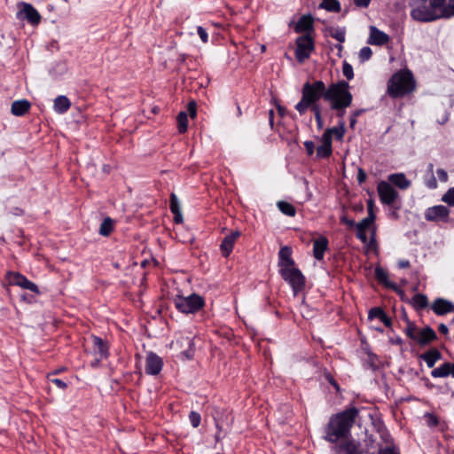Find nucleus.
<instances>
[{
	"label": "nucleus",
	"instance_id": "58836bf2",
	"mask_svg": "<svg viewBox=\"0 0 454 454\" xmlns=\"http://www.w3.org/2000/svg\"><path fill=\"white\" fill-rule=\"evenodd\" d=\"M333 153V147L332 145H320L317 148V157L319 159H325L332 155Z\"/></svg>",
	"mask_w": 454,
	"mask_h": 454
},
{
	"label": "nucleus",
	"instance_id": "5701e85b",
	"mask_svg": "<svg viewBox=\"0 0 454 454\" xmlns=\"http://www.w3.org/2000/svg\"><path fill=\"white\" fill-rule=\"evenodd\" d=\"M375 278L382 285H384L386 287L392 289L394 291L403 293L395 283L390 281L388 279L387 272L381 267L378 266L375 268L374 270Z\"/></svg>",
	"mask_w": 454,
	"mask_h": 454
},
{
	"label": "nucleus",
	"instance_id": "e2e57ef3",
	"mask_svg": "<svg viewBox=\"0 0 454 454\" xmlns=\"http://www.w3.org/2000/svg\"><path fill=\"white\" fill-rule=\"evenodd\" d=\"M188 112L191 115V117H195L196 116V104L195 102H190L188 104Z\"/></svg>",
	"mask_w": 454,
	"mask_h": 454
},
{
	"label": "nucleus",
	"instance_id": "f704fd0d",
	"mask_svg": "<svg viewBox=\"0 0 454 454\" xmlns=\"http://www.w3.org/2000/svg\"><path fill=\"white\" fill-rule=\"evenodd\" d=\"M411 304L413 307L419 310L423 309L427 307L428 305V300L427 297L425 294H415L411 299Z\"/></svg>",
	"mask_w": 454,
	"mask_h": 454
},
{
	"label": "nucleus",
	"instance_id": "f8f14e48",
	"mask_svg": "<svg viewBox=\"0 0 454 454\" xmlns=\"http://www.w3.org/2000/svg\"><path fill=\"white\" fill-rule=\"evenodd\" d=\"M163 367V361L157 354L150 351L145 358V373L148 375H158Z\"/></svg>",
	"mask_w": 454,
	"mask_h": 454
},
{
	"label": "nucleus",
	"instance_id": "473e14b6",
	"mask_svg": "<svg viewBox=\"0 0 454 454\" xmlns=\"http://www.w3.org/2000/svg\"><path fill=\"white\" fill-rule=\"evenodd\" d=\"M447 0H428V2L431 4L432 9H434L441 19H447L445 17L446 11H447Z\"/></svg>",
	"mask_w": 454,
	"mask_h": 454
},
{
	"label": "nucleus",
	"instance_id": "5fc2aeb1",
	"mask_svg": "<svg viewBox=\"0 0 454 454\" xmlns=\"http://www.w3.org/2000/svg\"><path fill=\"white\" fill-rule=\"evenodd\" d=\"M380 436L385 443H388L392 441L391 435L388 433L387 429L383 428L382 427H381V431H380Z\"/></svg>",
	"mask_w": 454,
	"mask_h": 454
},
{
	"label": "nucleus",
	"instance_id": "13d9d810",
	"mask_svg": "<svg viewBox=\"0 0 454 454\" xmlns=\"http://www.w3.org/2000/svg\"><path fill=\"white\" fill-rule=\"evenodd\" d=\"M366 176H366L365 171L362 168H359L358 171H357V176H356L358 184H362L363 183H364L366 180Z\"/></svg>",
	"mask_w": 454,
	"mask_h": 454
},
{
	"label": "nucleus",
	"instance_id": "39448f33",
	"mask_svg": "<svg viewBox=\"0 0 454 454\" xmlns=\"http://www.w3.org/2000/svg\"><path fill=\"white\" fill-rule=\"evenodd\" d=\"M176 309L184 314H195L205 306V300L197 294L188 296L178 295L174 300Z\"/></svg>",
	"mask_w": 454,
	"mask_h": 454
},
{
	"label": "nucleus",
	"instance_id": "4d7b16f0",
	"mask_svg": "<svg viewBox=\"0 0 454 454\" xmlns=\"http://www.w3.org/2000/svg\"><path fill=\"white\" fill-rule=\"evenodd\" d=\"M436 174L441 182L446 183L448 181V174L443 168H438Z\"/></svg>",
	"mask_w": 454,
	"mask_h": 454
},
{
	"label": "nucleus",
	"instance_id": "7c9ffc66",
	"mask_svg": "<svg viewBox=\"0 0 454 454\" xmlns=\"http://www.w3.org/2000/svg\"><path fill=\"white\" fill-rule=\"evenodd\" d=\"M451 363H449V362H446V363H443L442 365H440L439 367L434 369L432 372H431V376L433 378H445V377H448L450 376V372H451L450 371V369H451Z\"/></svg>",
	"mask_w": 454,
	"mask_h": 454
},
{
	"label": "nucleus",
	"instance_id": "338daca9",
	"mask_svg": "<svg viewBox=\"0 0 454 454\" xmlns=\"http://www.w3.org/2000/svg\"><path fill=\"white\" fill-rule=\"evenodd\" d=\"M173 215H174V222L176 223H181L183 222V215H182L181 211H179L177 213H173Z\"/></svg>",
	"mask_w": 454,
	"mask_h": 454
},
{
	"label": "nucleus",
	"instance_id": "864d4df0",
	"mask_svg": "<svg viewBox=\"0 0 454 454\" xmlns=\"http://www.w3.org/2000/svg\"><path fill=\"white\" fill-rule=\"evenodd\" d=\"M454 16V0H448L445 17L450 19Z\"/></svg>",
	"mask_w": 454,
	"mask_h": 454
},
{
	"label": "nucleus",
	"instance_id": "c85d7f7f",
	"mask_svg": "<svg viewBox=\"0 0 454 454\" xmlns=\"http://www.w3.org/2000/svg\"><path fill=\"white\" fill-rule=\"evenodd\" d=\"M419 358L424 360L429 368H433L435 363L442 358V354L437 348H433L421 354Z\"/></svg>",
	"mask_w": 454,
	"mask_h": 454
},
{
	"label": "nucleus",
	"instance_id": "680f3d73",
	"mask_svg": "<svg viewBox=\"0 0 454 454\" xmlns=\"http://www.w3.org/2000/svg\"><path fill=\"white\" fill-rule=\"evenodd\" d=\"M372 216V222L375 221V218H376V215L373 212V202L372 200H369L368 201V216L367 217H371Z\"/></svg>",
	"mask_w": 454,
	"mask_h": 454
},
{
	"label": "nucleus",
	"instance_id": "0eeeda50",
	"mask_svg": "<svg viewBox=\"0 0 454 454\" xmlns=\"http://www.w3.org/2000/svg\"><path fill=\"white\" fill-rule=\"evenodd\" d=\"M279 274L282 278L290 285L294 295H297L298 293L304 288L306 279L298 268L292 266L279 269Z\"/></svg>",
	"mask_w": 454,
	"mask_h": 454
},
{
	"label": "nucleus",
	"instance_id": "ea45409f",
	"mask_svg": "<svg viewBox=\"0 0 454 454\" xmlns=\"http://www.w3.org/2000/svg\"><path fill=\"white\" fill-rule=\"evenodd\" d=\"M311 112L314 114L317 129H321L324 127L321 106H315V107L311 109Z\"/></svg>",
	"mask_w": 454,
	"mask_h": 454
},
{
	"label": "nucleus",
	"instance_id": "3c124183",
	"mask_svg": "<svg viewBox=\"0 0 454 454\" xmlns=\"http://www.w3.org/2000/svg\"><path fill=\"white\" fill-rule=\"evenodd\" d=\"M197 33H198L200 38L201 39V41L204 43H207V41H208V35H207V32L206 31V29L203 27H201V26L197 27Z\"/></svg>",
	"mask_w": 454,
	"mask_h": 454
},
{
	"label": "nucleus",
	"instance_id": "bf43d9fd",
	"mask_svg": "<svg viewBox=\"0 0 454 454\" xmlns=\"http://www.w3.org/2000/svg\"><path fill=\"white\" fill-rule=\"evenodd\" d=\"M9 213L15 216H21L24 215V210L20 207H14L10 209Z\"/></svg>",
	"mask_w": 454,
	"mask_h": 454
},
{
	"label": "nucleus",
	"instance_id": "4be33fe9",
	"mask_svg": "<svg viewBox=\"0 0 454 454\" xmlns=\"http://www.w3.org/2000/svg\"><path fill=\"white\" fill-rule=\"evenodd\" d=\"M278 266L279 269L289 268L294 266V261L292 258L291 247L285 246L278 251Z\"/></svg>",
	"mask_w": 454,
	"mask_h": 454
},
{
	"label": "nucleus",
	"instance_id": "f257e3e1",
	"mask_svg": "<svg viewBox=\"0 0 454 454\" xmlns=\"http://www.w3.org/2000/svg\"><path fill=\"white\" fill-rule=\"evenodd\" d=\"M340 86H344L342 81L331 83L328 87L321 80L306 82L301 89V98L294 108L302 115L309 108L311 110L315 106H320L318 102L321 98L328 102L334 99Z\"/></svg>",
	"mask_w": 454,
	"mask_h": 454
},
{
	"label": "nucleus",
	"instance_id": "cd10ccee",
	"mask_svg": "<svg viewBox=\"0 0 454 454\" xmlns=\"http://www.w3.org/2000/svg\"><path fill=\"white\" fill-rule=\"evenodd\" d=\"M31 107V104L27 99L16 100L12 104L11 113L15 116H23Z\"/></svg>",
	"mask_w": 454,
	"mask_h": 454
},
{
	"label": "nucleus",
	"instance_id": "49530a36",
	"mask_svg": "<svg viewBox=\"0 0 454 454\" xmlns=\"http://www.w3.org/2000/svg\"><path fill=\"white\" fill-rule=\"evenodd\" d=\"M169 207L172 213H177L181 211L179 200L175 193H171L170 195Z\"/></svg>",
	"mask_w": 454,
	"mask_h": 454
},
{
	"label": "nucleus",
	"instance_id": "9d476101",
	"mask_svg": "<svg viewBox=\"0 0 454 454\" xmlns=\"http://www.w3.org/2000/svg\"><path fill=\"white\" fill-rule=\"evenodd\" d=\"M424 216L428 222L448 223L450 219V209L443 205H436L427 207Z\"/></svg>",
	"mask_w": 454,
	"mask_h": 454
},
{
	"label": "nucleus",
	"instance_id": "79ce46f5",
	"mask_svg": "<svg viewBox=\"0 0 454 454\" xmlns=\"http://www.w3.org/2000/svg\"><path fill=\"white\" fill-rule=\"evenodd\" d=\"M418 329L416 327V325L410 322L409 320L407 321V326L404 330V333L405 334L407 335V337H409L410 339L415 340L416 339V336L418 335Z\"/></svg>",
	"mask_w": 454,
	"mask_h": 454
},
{
	"label": "nucleus",
	"instance_id": "4468645a",
	"mask_svg": "<svg viewBox=\"0 0 454 454\" xmlns=\"http://www.w3.org/2000/svg\"><path fill=\"white\" fill-rule=\"evenodd\" d=\"M338 454H364V450L359 442L348 440L336 446Z\"/></svg>",
	"mask_w": 454,
	"mask_h": 454
},
{
	"label": "nucleus",
	"instance_id": "e433bc0d",
	"mask_svg": "<svg viewBox=\"0 0 454 454\" xmlns=\"http://www.w3.org/2000/svg\"><path fill=\"white\" fill-rule=\"evenodd\" d=\"M328 129L331 132V134L335 137L337 140L341 141L346 132L345 122L344 121L340 120L338 122V126L329 128Z\"/></svg>",
	"mask_w": 454,
	"mask_h": 454
},
{
	"label": "nucleus",
	"instance_id": "6ab92c4d",
	"mask_svg": "<svg viewBox=\"0 0 454 454\" xmlns=\"http://www.w3.org/2000/svg\"><path fill=\"white\" fill-rule=\"evenodd\" d=\"M329 241L325 236H320L313 241V256L317 261H322L325 251L328 249Z\"/></svg>",
	"mask_w": 454,
	"mask_h": 454
},
{
	"label": "nucleus",
	"instance_id": "c9c22d12",
	"mask_svg": "<svg viewBox=\"0 0 454 454\" xmlns=\"http://www.w3.org/2000/svg\"><path fill=\"white\" fill-rule=\"evenodd\" d=\"M329 35L339 43H343L346 40V28L342 27H330L328 29Z\"/></svg>",
	"mask_w": 454,
	"mask_h": 454
},
{
	"label": "nucleus",
	"instance_id": "2f4dec72",
	"mask_svg": "<svg viewBox=\"0 0 454 454\" xmlns=\"http://www.w3.org/2000/svg\"><path fill=\"white\" fill-rule=\"evenodd\" d=\"M114 227V220L107 216L106 217L100 224L99 227V234L103 237H108L113 231Z\"/></svg>",
	"mask_w": 454,
	"mask_h": 454
},
{
	"label": "nucleus",
	"instance_id": "69168bd1",
	"mask_svg": "<svg viewBox=\"0 0 454 454\" xmlns=\"http://www.w3.org/2000/svg\"><path fill=\"white\" fill-rule=\"evenodd\" d=\"M373 425H374V427H375V428H376V430H377V432H378L379 434H380L381 427H382L383 428H387V427H385V425H384V423H383V421H382L381 419H378L377 421H375V422L373 423Z\"/></svg>",
	"mask_w": 454,
	"mask_h": 454
},
{
	"label": "nucleus",
	"instance_id": "6e6552de",
	"mask_svg": "<svg viewBox=\"0 0 454 454\" xmlns=\"http://www.w3.org/2000/svg\"><path fill=\"white\" fill-rule=\"evenodd\" d=\"M315 49V42L313 37L309 35H303L296 39V49H295V58L299 63H303L306 59H308L311 54V52Z\"/></svg>",
	"mask_w": 454,
	"mask_h": 454
},
{
	"label": "nucleus",
	"instance_id": "f3484780",
	"mask_svg": "<svg viewBox=\"0 0 454 454\" xmlns=\"http://www.w3.org/2000/svg\"><path fill=\"white\" fill-rule=\"evenodd\" d=\"M436 339L437 335L434 330L430 326H426L418 332L415 341H417L420 346L425 347Z\"/></svg>",
	"mask_w": 454,
	"mask_h": 454
},
{
	"label": "nucleus",
	"instance_id": "c756f323",
	"mask_svg": "<svg viewBox=\"0 0 454 454\" xmlns=\"http://www.w3.org/2000/svg\"><path fill=\"white\" fill-rule=\"evenodd\" d=\"M322 2L319 4V8L324 9L327 12H340L341 10V5L339 0H321Z\"/></svg>",
	"mask_w": 454,
	"mask_h": 454
},
{
	"label": "nucleus",
	"instance_id": "423d86ee",
	"mask_svg": "<svg viewBox=\"0 0 454 454\" xmlns=\"http://www.w3.org/2000/svg\"><path fill=\"white\" fill-rule=\"evenodd\" d=\"M344 86L339 88V92L334 99H331V109L337 112V117L342 119L346 113V108L350 106L352 103V94L348 90L349 85L346 81H342Z\"/></svg>",
	"mask_w": 454,
	"mask_h": 454
},
{
	"label": "nucleus",
	"instance_id": "8fccbe9b",
	"mask_svg": "<svg viewBox=\"0 0 454 454\" xmlns=\"http://www.w3.org/2000/svg\"><path fill=\"white\" fill-rule=\"evenodd\" d=\"M49 380L53 383L57 387L65 390L67 387V384L60 379L58 378H51L48 376Z\"/></svg>",
	"mask_w": 454,
	"mask_h": 454
},
{
	"label": "nucleus",
	"instance_id": "a211bd4d",
	"mask_svg": "<svg viewBox=\"0 0 454 454\" xmlns=\"http://www.w3.org/2000/svg\"><path fill=\"white\" fill-rule=\"evenodd\" d=\"M296 33H307L310 35L314 31V19L310 14L302 15L294 26Z\"/></svg>",
	"mask_w": 454,
	"mask_h": 454
},
{
	"label": "nucleus",
	"instance_id": "4c0bfd02",
	"mask_svg": "<svg viewBox=\"0 0 454 454\" xmlns=\"http://www.w3.org/2000/svg\"><path fill=\"white\" fill-rule=\"evenodd\" d=\"M179 133H184L188 128V117L185 112H180L176 117Z\"/></svg>",
	"mask_w": 454,
	"mask_h": 454
},
{
	"label": "nucleus",
	"instance_id": "72a5a7b5",
	"mask_svg": "<svg viewBox=\"0 0 454 454\" xmlns=\"http://www.w3.org/2000/svg\"><path fill=\"white\" fill-rule=\"evenodd\" d=\"M277 207L282 214L287 216L294 217L296 215V209L294 206L289 202L283 200L278 201Z\"/></svg>",
	"mask_w": 454,
	"mask_h": 454
},
{
	"label": "nucleus",
	"instance_id": "0e129e2a",
	"mask_svg": "<svg viewBox=\"0 0 454 454\" xmlns=\"http://www.w3.org/2000/svg\"><path fill=\"white\" fill-rule=\"evenodd\" d=\"M340 221L349 228L355 227L356 225L354 220L348 219L347 217H341Z\"/></svg>",
	"mask_w": 454,
	"mask_h": 454
},
{
	"label": "nucleus",
	"instance_id": "aec40b11",
	"mask_svg": "<svg viewBox=\"0 0 454 454\" xmlns=\"http://www.w3.org/2000/svg\"><path fill=\"white\" fill-rule=\"evenodd\" d=\"M387 182L401 190H406L411 184V182L406 177L405 174L401 172L388 175Z\"/></svg>",
	"mask_w": 454,
	"mask_h": 454
},
{
	"label": "nucleus",
	"instance_id": "7ed1b4c3",
	"mask_svg": "<svg viewBox=\"0 0 454 454\" xmlns=\"http://www.w3.org/2000/svg\"><path fill=\"white\" fill-rule=\"evenodd\" d=\"M415 90V82L411 71H398L387 82V93L392 98H400Z\"/></svg>",
	"mask_w": 454,
	"mask_h": 454
},
{
	"label": "nucleus",
	"instance_id": "a18cd8bd",
	"mask_svg": "<svg viewBox=\"0 0 454 454\" xmlns=\"http://www.w3.org/2000/svg\"><path fill=\"white\" fill-rule=\"evenodd\" d=\"M342 73H343V75L348 79V81H350L354 78L353 67L347 61L343 62Z\"/></svg>",
	"mask_w": 454,
	"mask_h": 454
},
{
	"label": "nucleus",
	"instance_id": "ddd939ff",
	"mask_svg": "<svg viewBox=\"0 0 454 454\" xmlns=\"http://www.w3.org/2000/svg\"><path fill=\"white\" fill-rule=\"evenodd\" d=\"M10 282L12 285L20 286L35 294L39 293L38 286L34 282L27 279V277L19 272L10 273Z\"/></svg>",
	"mask_w": 454,
	"mask_h": 454
},
{
	"label": "nucleus",
	"instance_id": "20e7f679",
	"mask_svg": "<svg viewBox=\"0 0 454 454\" xmlns=\"http://www.w3.org/2000/svg\"><path fill=\"white\" fill-rule=\"evenodd\" d=\"M411 17L419 22H432L441 17L434 9H432L428 0H410Z\"/></svg>",
	"mask_w": 454,
	"mask_h": 454
},
{
	"label": "nucleus",
	"instance_id": "de8ad7c7",
	"mask_svg": "<svg viewBox=\"0 0 454 454\" xmlns=\"http://www.w3.org/2000/svg\"><path fill=\"white\" fill-rule=\"evenodd\" d=\"M388 216L394 220H397L399 218L398 210L401 208V202H395L394 205H390Z\"/></svg>",
	"mask_w": 454,
	"mask_h": 454
},
{
	"label": "nucleus",
	"instance_id": "b1692460",
	"mask_svg": "<svg viewBox=\"0 0 454 454\" xmlns=\"http://www.w3.org/2000/svg\"><path fill=\"white\" fill-rule=\"evenodd\" d=\"M389 41V36L383 31L375 27H371L370 37L368 43L372 45H384Z\"/></svg>",
	"mask_w": 454,
	"mask_h": 454
},
{
	"label": "nucleus",
	"instance_id": "a878e982",
	"mask_svg": "<svg viewBox=\"0 0 454 454\" xmlns=\"http://www.w3.org/2000/svg\"><path fill=\"white\" fill-rule=\"evenodd\" d=\"M372 218V216L365 217L356 225V236L363 243L367 242L366 230L373 223Z\"/></svg>",
	"mask_w": 454,
	"mask_h": 454
},
{
	"label": "nucleus",
	"instance_id": "9b49d317",
	"mask_svg": "<svg viewBox=\"0 0 454 454\" xmlns=\"http://www.w3.org/2000/svg\"><path fill=\"white\" fill-rule=\"evenodd\" d=\"M20 6L22 8L20 9L17 13L18 19L26 20L31 25H37L40 23L41 15L31 4L21 2Z\"/></svg>",
	"mask_w": 454,
	"mask_h": 454
},
{
	"label": "nucleus",
	"instance_id": "bb28decb",
	"mask_svg": "<svg viewBox=\"0 0 454 454\" xmlns=\"http://www.w3.org/2000/svg\"><path fill=\"white\" fill-rule=\"evenodd\" d=\"M71 106V101L67 96H58L53 102V110L59 114H66Z\"/></svg>",
	"mask_w": 454,
	"mask_h": 454
},
{
	"label": "nucleus",
	"instance_id": "37998d69",
	"mask_svg": "<svg viewBox=\"0 0 454 454\" xmlns=\"http://www.w3.org/2000/svg\"><path fill=\"white\" fill-rule=\"evenodd\" d=\"M442 201L449 207H454V187L450 188L442 197Z\"/></svg>",
	"mask_w": 454,
	"mask_h": 454
},
{
	"label": "nucleus",
	"instance_id": "f03ea898",
	"mask_svg": "<svg viewBox=\"0 0 454 454\" xmlns=\"http://www.w3.org/2000/svg\"><path fill=\"white\" fill-rule=\"evenodd\" d=\"M358 412L357 408L351 406L331 416L325 427V439L329 442L335 443L339 440L348 437Z\"/></svg>",
	"mask_w": 454,
	"mask_h": 454
},
{
	"label": "nucleus",
	"instance_id": "c03bdc74",
	"mask_svg": "<svg viewBox=\"0 0 454 454\" xmlns=\"http://www.w3.org/2000/svg\"><path fill=\"white\" fill-rule=\"evenodd\" d=\"M189 420H190V423L191 425L196 428L200 426V421H201V416L199 412L197 411H192L190 413H189Z\"/></svg>",
	"mask_w": 454,
	"mask_h": 454
},
{
	"label": "nucleus",
	"instance_id": "393cba45",
	"mask_svg": "<svg viewBox=\"0 0 454 454\" xmlns=\"http://www.w3.org/2000/svg\"><path fill=\"white\" fill-rule=\"evenodd\" d=\"M374 318L380 320L385 326L390 327L392 325L391 318L385 313L380 307H373L368 312V320L372 321Z\"/></svg>",
	"mask_w": 454,
	"mask_h": 454
},
{
	"label": "nucleus",
	"instance_id": "412c9836",
	"mask_svg": "<svg viewBox=\"0 0 454 454\" xmlns=\"http://www.w3.org/2000/svg\"><path fill=\"white\" fill-rule=\"evenodd\" d=\"M92 342H93V350L97 356H99L101 358H108L110 356L109 353V345L106 341H105L101 337L92 335Z\"/></svg>",
	"mask_w": 454,
	"mask_h": 454
},
{
	"label": "nucleus",
	"instance_id": "2eb2a0df",
	"mask_svg": "<svg viewBox=\"0 0 454 454\" xmlns=\"http://www.w3.org/2000/svg\"><path fill=\"white\" fill-rule=\"evenodd\" d=\"M240 235V231H235L223 238L220 245V250L223 257H228L231 254L233 250L234 244Z\"/></svg>",
	"mask_w": 454,
	"mask_h": 454
},
{
	"label": "nucleus",
	"instance_id": "dca6fc26",
	"mask_svg": "<svg viewBox=\"0 0 454 454\" xmlns=\"http://www.w3.org/2000/svg\"><path fill=\"white\" fill-rule=\"evenodd\" d=\"M433 311L438 316H443L454 312V304L443 298H437L432 304Z\"/></svg>",
	"mask_w": 454,
	"mask_h": 454
},
{
	"label": "nucleus",
	"instance_id": "774afa93",
	"mask_svg": "<svg viewBox=\"0 0 454 454\" xmlns=\"http://www.w3.org/2000/svg\"><path fill=\"white\" fill-rule=\"evenodd\" d=\"M438 330L442 334H444V335L448 334V333H449L448 326L444 324H440Z\"/></svg>",
	"mask_w": 454,
	"mask_h": 454
},
{
	"label": "nucleus",
	"instance_id": "603ef678",
	"mask_svg": "<svg viewBox=\"0 0 454 454\" xmlns=\"http://www.w3.org/2000/svg\"><path fill=\"white\" fill-rule=\"evenodd\" d=\"M425 184L429 189H435L437 187V181L434 174L429 175V177L426 179Z\"/></svg>",
	"mask_w": 454,
	"mask_h": 454
},
{
	"label": "nucleus",
	"instance_id": "1a4fd4ad",
	"mask_svg": "<svg viewBox=\"0 0 454 454\" xmlns=\"http://www.w3.org/2000/svg\"><path fill=\"white\" fill-rule=\"evenodd\" d=\"M377 192L380 202L386 206L394 205L400 199L398 192L387 181L378 184Z\"/></svg>",
	"mask_w": 454,
	"mask_h": 454
},
{
	"label": "nucleus",
	"instance_id": "6e6d98bb",
	"mask_svg": "<svg viewBox=\"0 0 454 454\" xmlns=\"http://www.w3.org/2000/svg\"><path fill=\"white\" fill-rule=\"evenodd\" d=\"M304 147L309 156H311L315 152V144L313 141L308 140L304 142Z\"/></svg>",
	"mask_w": 454,
	"mask_h": 454
},
{
	"label": "nucleus",
	"instance_id": "052dcab7",
	"mask_svg": "<svg viewBox=\"0 0 454 454\" xmlns=\"http://www.w3.org/2000/svg\"><path fill=\"white\" fill-rule=\"evenodd\" d=\"M354 4L357 7L366 8L369 6L371 0H353Z\"/></svg>",
	"mask_w": 454,
	"mask_h": 454
},
{
	"label": "nucleus",
	"instance_id": "09e8293b",
	"mask_svg": "<svg viewBox=\"0 0 454 454\" xmlns=\"http://www.w3.org/2000/svg\"><path fill=\"white\" fill-rule=\"evenodd\" d=\"M333 135L327 129L321 137V143L323 145H332Z\"/></svg>",
	"mask_w": 454,
	"mask_h": 454
},
{
	"label": "nucleus",
	"instance_id": "a19ab883",
	"mask_svg": "<svg viewBox=\"0 0 454 454\" xmlns=\"http://www.w3.org/2000/svg\"><path fill=\"white\" fill-rule=\"evenodd\" d=\"M372 51L370 47L364 46L363 47L358 53V59L361 63H364L369 60L372 58Z\"/></svg>",
	"mask_w": 454,
	"mask_h": 454
}]
</instances>
